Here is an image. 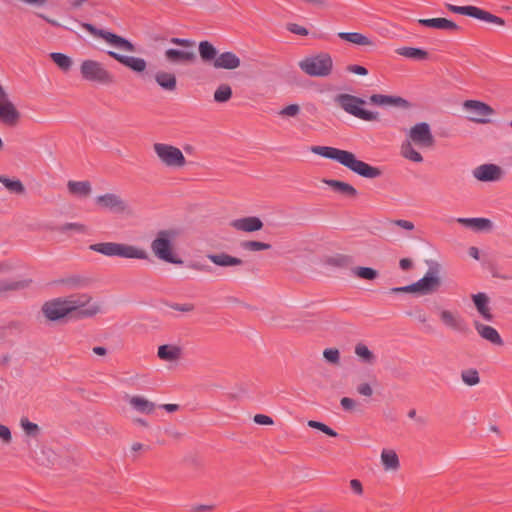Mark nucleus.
Listing matches in <instances>:
<instances>
[{
    "label": "nucleus",
    "instance_id": "b1692460",
    "mask_svg": "<svg viewBox=\"0 0 512 512\" xmlns=\"http://www.w3.org/2000/svg\"><path fill=\"white\" fill-rule=\"evenodd\" d=\"M473 303L478 311V313L482 316V318L486 321H492L493 315L489 308V298L484 292H479L477 294L472 295Z\"/></svg>",
    "mask_w": 512,
    "mask_h": 512
},
{
    "label": "nucleus",
    "instance_id": "0eeeda50",
    "mask_svg": "<svg viewBox=\"0 0 512 512\" xmlns=\"http://www.w3.org/2000/svg\"><path fill=\"white\" fill-rule=\"evenodd\" d=\"M153 150L160 163L165 167L178 169L186 165L184 154L176 146L166 143H155Z\"/></svg>",
    "mask_w": 512,
    "mask_h": 512
},
{
    "label": "nucleus",
    "instance_id": "3c124183",
    "mask_svg": "<svg viewBox=\"0 0 512 512\" xmlns=\"http://www.w3.org/2000/svg\"><path fill=\"white\" fill-rule=\"evenodd\" d=\"M308 426L311 427V428H314V429H318V430L322 431L323 433H325V434H327L328 436H331V437H336L338 435L335 430H333L332 428H330L326 424H324L322 422H319V421L310 420V421H308Z\"/></svg>",
    "mask_w": 512,
    "mask_h": 512
},
{
    "label": "nucleus",
    "instance_id": "9b49d317",
    "mask_svg": "<svg viewBox=\"0 0 512 512\" xmlns=\"http://www.w3.org/2000/svg\"><path fill=\"white\" fill-rule=\"evenodd\" d=\"M438 272V264L433 263V267H430L421 279L413 283L414 293L425 296L437 292L441 285Z\"/></svg>",
    "mask_w": 512,
    "mask_h": 512
},
{
    "label": "nucleus",
    "instance_id": "de8ad7c7",
    "mask_svg": "<svg viewBox=\"0 0 512 512\" xmlns=\"http://www.w3.org/2000/svg\"><path fill=\"white\" fill-rule=\"evenodd\" d=\"M56 230L62 233H66L69 231H73L78 234L86 233V227L81 223H65L61 226H58Z\"/></svg>",
    "mask_w": 512,
    "mask_h": 512
},
{
    "label": "nucleus",
    "instance_id": "052dcab7",
    "mask_svg": "<svg viewBox=\"0 0 512 512\" xmlns=\"http://www.w3.org/2000/svg\"><path fill=\"white\" fill-rule=\"evenodd\" d=\"M24 285L21 282H5L0 284V291L3 290H15L20 287H23Z\"/></svg>",
    "mask_w": 512,
    "mask_h": 512
},
{
    "label": "nucleus",
    "instance_id": "412c9836",
    "mask_svg": "<svg viewBox=\"0 0 512 512\" xmlns=\"http://www.w3.org/2000/svg\"><path fill=\"white\" fill-rule=\"evenodd\" d=\"M241 64L240 58L233 52L226 51L218 54L213 67L216 69L234 70Z\"/></svg>",
    "mask_w": 512,
    "mask_h": 512
},
{
    "label": "nucleus",
    "instance_id": "09e8293b",
    "mask_svg": "<svg viewBox=\"0 0 512 512\" xmlns=\"http://www.w3.org/2000/svg\"><path fill=\"white\" fill-rule=\"evenodd\" d=\"M241 247L248 251H262L269 250L271 245L260 241H245L242 242Z\"/></svg>",
    "mask_w": 512,
    "mask_h": 512
},
{
    "label": "nucleus",
    "instance_id": "f8f14e48",
    "mask_svg": "<svg viewBox=\"0 0 512 512\" xmlns=\"http://www.w3.org/2000/svg\"><path fill=\"white\" fill-rule=\"evenodd\" d=\"M408 141L420 147H431L434 143V137L429 124L420 122L412 126L408 132Z\"/></svg>",
    "mask_w": 512,
    "mask_h": 512
},
{
    "label": "nucleus",
    "instance_id": "13d9d810",
    "mask_svg": "<svg viewBox=\"0 0 512 512\" xmlns=\"http://www.w3.org/2000/svg\"><path fill=\"white\" fill-rule=\"evenodd\" d=\"M170 307L179 312H190L194 309V306L189 303H185V304L173 303L170 305Z\"/></svg>",
    "mask_w": 512,
    "mask_h": 512
},
{
    "label": "nucleus",
    "instance_id": "4c0bfd02",
    "mask_svg": "<svg viewBox=\"0 0 512 512\" xmlns=\"http://www.w3.org/2000/svg\"><path fill=\"white\" fill-rule=\"evenodd\" d=\"M68 190L72 194L86 196L91 192V185L88 181H69Z\"/></svg>",
    "mask_w": 512,
    "mask_h": 512
},
{
    "label": "nucleus",
    "instance_id": "39448f33",
    "mask_svg": "<svg viewBox=\"0 0 512 512\" xmlns=\"http://www.w3.org/2000/svg\"><path fill=\"white\" fill-rule=\"evenodd\" d=\"M70 314L77 318H88L101 311L98 303L93 302L88 294L71 295L65 298Z\"/></svg>",
    "mask_w": 512,
    "mask_h": 512
},
{
    "label": "nucleus",
    "instance_id": "c85d7f7f",
    "mask_svg": "<svg viewBox=\"0 0 512 512\" xmlns=\"http://www.w3.org/2000/svg\"><path fill=\"white\" fill-rule=\"evenodd\" d=\"M165 58L171 63L190 62L194 60L195 54L192 51L169 48L165 51Z\"/></svg>",
    "mask_w": 512,
    "mask_h": 512
},
{
    "label": "nucleus",
    "instance_id": "4d7b16f0",
    "mask_svg": "<svg viewBox=\"0 0 512 512\" xmlns=\"http://www.w3.org/2000/svg\"><path fill=\"white\" fill-rule=\"evenodd\" d=\"M347 70L351 73L361 75V76H365L368 74V70L364 66H360V65H349L347 67Z\"/></svg>",
    "mask_w": 512,
    "mask_h": 512
},
{
    "label": "nucleus",
    "instance_id": "58836bf2",
    "mask_svg": "<svg viewBox=\"0 0 512 512\" xmlns=\"http://www.w3.org/2000/svg\"><path fill=\"white\" fill-rule=\"evenodd\" d=\"M0 183L12 193L22 194L25 191L24 185L19 179H10L9 177L0 174Z\"/></svg>",
    "mask_w": 512,
    "mask_h": 512
},
{
    "label": "nucleus",
    "instance_id": "c9c22d12",
    "mask_svg": "<svg viewBox=\"0 0 512 512\" xmlns=\"http://www.w3.org/2000/svg\"><path fill=\"white\" fill-rule=\"evenodd\" d=\"M396 53L403 57L415 60H424L428 56V53L421 48L407 46L398 48Z\"/></svg>",
    "mask_w": 512,
    "mask_h": 512
},
{
    "label": "nucleus",
    "instance_id": "bb28decb",
    "mask_svg": "<svg viewBox=\"0 0 512 512\" xmlns=\"http://www.w3.org/2000/svg\"><path fill=\"white\" fill-rule=\"evenodd\" d=\"M369 101L377 106H405L407 101L398 96H389L383 94H373L370 96Z\"/></svg>",
    "mask_w": 512,
    "mask_h": 512
},
{
    "label": "nucleus",
    "instance_id": "8fccbe9b",
    "mask_svg": "<svg viewBox=\"0 0 512 512\" xmlns=\"http://www.w3.org/2000/svg\"><path fill=\"white\" fill-rule=\"evenodd\" d=\"M300 106L298 104H290L288 106L283 107L278 111V115L284 118H294L300 114Z\"/></svg>",
    "mask_w": 512,
    "mask_h": 512
},
{
    "label": "nucleus",
    "instance_id": "2f4dec72",
    "mask_svg": "<svg viewBox=\"0 0 512 512\" xmlns=\"http://www.w3.org/2000/svg\"><path fill=\"white\" fill-rule=\"evenodd\" d=\"M129 403L133 407V409L145 414H152L156 408L155 403L149 401L148 399L142 396H132L129 399Z\"/></svg>",
    "mask_w": 512,
    "mask_h": 512
},
{
    "label": "nucleus",
    "instance_id": "7ed1b4c3",
    "mask_svg": "<svg viewBox=\"0 0 512 512\" xmlns=\"http://www.w3.org/2000/svg\"><path fill=\"white\" fill-rule=\"evenodd\" d=\"M337 103L346 113L359 118L364 121L378 120L379 113L375 111H369L363 109L362 106L365 104V100L351 94H338L334 98Z\"/></svg>",
    "mask_w": 512,
    "mask_h": 512
},
{
    "label": "nucleus",
    "instance_id": "4be33fe9",
    "mask_svg": "<svg viewBox=\"0 0 512 512\" xmlns=\"http://www.w3.org/2000/svg\"><path fill=\"white\" fill-rule=\"evenodd\" d=\"M418 23L422 26L447 31H457L459 26L446 18H430V19H419Z\"/></svg>",
    "mask_w": 512,
    "mask_h": 512
},
{
    "label": "nucleus",
    "instance_id": "2eb2a0df",
    "mask_svg": "<svg viewBox=\"0 0 512 512\" xmlns=\"http://www.w3.org/2000/svg\"><path fill=\"white\" fill-rule=\"evenodd\" d=\"M20 117L14 104L0 84V122L6 125H14Z\"/></svg>",
    "mask_w": 512,
    "mask_h": 512
},
{
    "label": "nucleus",
    "instance_id": "bf43d9fd",
    "mask_svg": "<svg viewBox=\"0 0 512 512\" xmlns=\"http://www.w3.org/2000/svg\"><path fill=\"white\" fill-rule=\"evenodd\" d=\"M357 391L360 395L370 397L373 394V390L368 383H362L357 387Z\"/></svg>",
    "mask_w": 512,
    "mask_h": 512
},
{
    "label": "nucleus",
    "instance_id": "37998d69",
    "mask_svg": "<svg viewBox=\"0 0 512 512\" xmlns=\"http://www.w3.org/2000/svg\"><path fill=\"white\" fill-rule=\"evenodd\" d=\"M20 426L27 436L37 437L40 433L39 426L36 423L29 421L25 417L21 418Z\"/></svg>",
    "mask_w": 512,
    "mask_h": 512
},
{
    "label": "nucleus",
    "instance_id": "7c9ffc66",
    "mask_svg": "<svg viewBox=\"0 0 512 512\" xmlns=\"http://www.w3.org/2000/svg\"><path fill=\"white\" fill-rule=\"evenodd\" d=\"M182 350L177 345H161L158 348L157 355L164 361H176L181 357Z\"/></svg>",
    "mask_w": 512,
    "mask_h": 512
},
{
    "label": "nucleus",
    "instance_id": "473e14b6",
    "mask_svg": "<svg viewBox=\"0 0 512 512\" xmlns=\"http://www.w3.org/2000/svg\"><path fill=\"white\" fill-rule=\"evenodd\" d=\"M338 37L359 46H369L374 44L369 37L358 32H339Z\"/></svg>",
    "mask_w": 512,
    "mask_h": 512
},
{
    "label": "nucleus",
    "instance_id": "6ab92c4d",
    "mask_svg": "<svg viewBox=\"0 0 512 512\" xmlns=\"http://www.w3.org/2000/svg\"><path fill=\"white\" fill-rule=\"evenodd\" d=\"M97 204L113 212H124L127 208L126 203L116 194L107 193L96 198Z\"/></svg>",
    "mask_w": 512,
    "mask_h": 512
},
{
    "label": "nucleus",
    "instance_id": "49530a36",
    "mask_svg": "<svg viewBox=\"0 0 512 512\" xmlns=\"http://www.w3.org/2000/svg\"><path fill=\"white\" fill-rule=\"evenodd\" d=\"M415 319L418 323L422 324L421 329L425 333H432L434 331L433 326L428 321V316L423 310H417L414 314Z\"/></svg>",
    "mask_w": 512,
    "mask_h": 512
},
{
    "label": "nucleus",
    "instance_id": "9d476101",
    "mask_svg": "<svg viewBox=\"0 0 512 512\" xmlns=\"http://www.w3.org/2000/svg\"><path fill=\"white\" fill-rule=\"evenodd\" d=\"M447 9L453 13L469 16L487 23L503 26L505 21L503 18L491 14L479 7L468 5V6H456L453 4H447Z\"/></svg>",
    "mask_w": 512,
    "mask_h": 512
},
{
    "label": "nucleus",
    "instance_id": "774afa93",
    "mask_svg": "<svg viewBox=\"0 0 512 512\" xmlns=\"http://www.w3.org/2000/svg\"><path fill=\"white\" fill-rule=\"evenodd\" d=\"M212 509L210 505H193L191 507V512H208Z\"/></svg>",
    "mask_w": 512,
    "mask_h": 512
},
{
    "label": "nucleus",
    "instance_id": "1a4fd4ad",
    "mask_svg": "<svg viewBox=\"0 0 512 512\" xmlns=\"http://www.w3.org/2000/svg\"><path fill=\"white\" fill-rule=\"evenodd\" d=\"M84 28L92 35L102 38L103 40H105L108 44H110L114 48H117V49L125 51V52H134L135 51L134 44L122 36H119L113 32L107 31V30L98 29L90 23L84 24Z\"/></svg>",
    "mask_w": 512,
    "mask_h": 512
},
{
    "label": "nucleus",
    "instance_id": "0e129e2a",
    "mask_svg": "<svg viewBox=\"0 0 512 512\" xmlns=\"http://www.w3.org/2000/svg\"><path fill=\"white\" fill-rule=\"evenodd\" d=\"M0 438H2L6 442H9L11 440L10 429L5 425H0Z\"/></svg>",
    "mask_w": 512,
    "mask_h": 512
},
{
    "label": "nucleus",
    "instance_id": "6e6552de",
    "mask_svg": "<svg viewBox=\"0 0 512 512\" xmlns=\"http://www.w3.org/2000/svg\"><path fill=\"white\" fill-rule=\"evenodd\" d=\"M80 73L84 80L97 82L100 84H110L113 82L112 74L104 65L95 60H84L80 65Z\"/></svg>",
    "mask_w": 512,
    "mask_h": 512
},
{
    "label": "nucleus",
    "instance_id": "20e7f679",
    "mask_svg": "<svg viewBox=\"0 0 512 512\" xmlns=\"http://www.w3.org/2000/svg\"><path fill=\"white\" fill-rule=\"evenodd\" d=\"M303 72L311 77H327L333 69V60L327 53L306 57L299 62Z\"/></svg>",
    "mask_w": 512,
    "mask_h": 512
},
{
    "label": "nucleus",
    "instance_id": "603ef678",
    "mask_svg": "<svg viewBox=\"0 0 512 512\" xmlns=\"http://www.w3.org/2000/svg\"><path fill=\"white\" fill-rule=\"evenodd\" d=\"M324 358L332 364H338L340 361V353L336 348H328L323 352Z\"/></svg>",
    "mask_w": 512,
    "mask_h": 512
},
{
    "label": "nucleus",
    "instance_id": "aec40b11",
    "mask_svg": "<svg viewBox=\"0 0 512 512\" xmlns=\"http://www.w3.org/2000/svg\"><path fill=\"white\" fill-rule=\"evenodd\" d=\"M231 226L238 231L251 233L262 229L263 222L259 217L248 216L233 220Z\"/></svg>",
    "mask_w": 512,
    "mask_h": 512
},
{
    "label": "nucleus",
    "instance_id": "f257e3e1",
    "mask_svg": "<svg viewBox=\"0 0 512 512\" xmlns=\"http://www.w3.org/2000/svg\"><path fill=\"white\" fill-rule=\"evenodd\" d=\"M310 150L316 155L338 162L363 178L374 179L380 177L382 174L379 168L359 160L356 155L350 151L330 146H312Z\"/></svg>",
    "mask_w": 512,
    "mask_h": 512
},
{
    "label": "nucleus",
    "instance_id": "a211bd4d",
    "mask_svg": "<svg viewBox=\"0 0 512 512\" xmlns=\"http://www.w3.org/2000/svg\"><path fill=\"white\" fill-rule=\"evenodd\" d=\"M473 176L483 182H493L500 179L502 170L495 164H483L473 170Z\"/></svg>",
    "mask_w": 512,
    "mask_h": 512
},
{
    "label": "nucleus",
    "instance_id": "a18cd8bd",
    "mask_svg": "<svg viewBox=\"0 0 512 512\" xmlns=\"http://www.w3.org/2000/svg\"><path fill=\"white\" fill-rule=\"evenodd\" d=\"M353 273L357 277L367 280H373L378 275V272L370 267H356L353 269Z\"/></svg>",
    "mask_w": 512,
    "mask_h": 512
},
{
    "label": "nucleus",
    "instance_id": "680f3d73",
    "mask_svg": "<svg viewBox=\"0 0 512 512\" xmlns=\"http://www.w3.org/2000/svg\"><path fill=\"white\" fill-rule=\"evenodd\" d=\"M170 42L172 44H176V45L184 46V47H191L194 44V42L192 40L185 39V38H171Z\"/></svg>",
    "mask_w": 512,
    "mask_h": 512
},
{
    "label": "nucleus",
    "instance_id": "79ce46f5",
    "mask_svg": "<svg viewBox=\"0 0 512 512\" xmlns=\"http://www.w3.org/2000/svg\"><path fill=\"white\" fill-rule=\"evenodd\" d=\"M355 354L365 363L372 364L375 361L374 354L364 344H357L355 346Z\"/></svg>",
    "mask_w": 512,
    "mask_h": 512
},
{
    "label": "nucleus",
    "instance_id": "c756f323",
    "mask_svg": "<svg viewBox=\"0 0 512 512\" xmlns=\"http://www.w3.org/2000/svg\"><path fill=\"white\" fill-rule=\"evenodd\" d=\"M207 258L215 265L221 267H230L242 264V260L240 258L231 256L227 253L209 254L207 255Z\"/></svg>",
    "mask_w": 512,
    "mask_h": 512
},
{
    "label": "nucleus",
    "instance_id": "f3484780",
    "mask_svg": "<svg viewBox=\"0 0 512 512\" xmlns=\"http://www.w3.org/2000/svg\"><path fill=\"white\" fill-rule=\"evenodd\" d=\"M42 311L46 318L51 321L59 320L66 315L70 314L67 302L64 299L58 298L44 304Z\"/></svg>",
    "mask_w": 512,
    "mask_h": 512
},
{
    "label": "nucleus",
    "instance_id": "dca6fc26",
    "mask_svg": "<svg viewBox=\"0 0 512 512\" xmlns=\"http://www.w3.org/2000/svg\"><path fill=\"white\" fill-rule=\"evenodd\" d=\"M107 54L137 74H142L147 68V61L144 58L128 56L115 51H108Z\"/></svg>",
    "mask_w": 512,
    "mask_h": 512
},
{
    "label": "nucleus",
    "instance_id": "69168bd1",
    "mask_svg": "<svg viewBox=\"0 0 512 512\" xmlns=\"http://www.w3.org/2000/svg\"><path fill=\"white\" fill-rule=\"evenodd\" d=\"M340 404L343 407V409L350 410V409L354 408L355 401L351 398L343 397L340 401Z\"/></svg>",
    "mask_w": 512,
    "mask_h": 512
},
{
    "label": "nucleus",
    "instance_id": "f704fd0d",
    "mask_svg": "<svg viewBox=\"0 0 512 512\" xmlns=\"http://www.w3.org/2000/svg\"><path fill=\"white\" fill-rule=\"evenodd\" d=\"M324 182L330 186L334 191L347 196L354 197L357 195V190L349 183L342 182L339 180H324Z\"/></svg>",
    "mask_w": 512,
    "mask_h": 512
},
{
    "label": "nucleus",
    "instance_id": "423d86ee",
    "mask_svg": "<svg viewBox=\"0 0 512 512\" xmlns=\"http://www.w3.org/2000/svg\"><path fill=\"white\" fill-rule=\"evenodd\" d=\"M176 233L173 230H161L157 233L156 238L151 243V249L155 256L168 263H182L177 260L172 251V242Z\"/></svg>",
    "mask_w": 512,
    "mask_h": 512
},
{
    "label": "nucleus",
    "instance_id": "6e6d98bb",
    "mask_svg": "<svg viewBox=\"0 0 512 512\" xmlns=\"http://www.w3.org/2000/svg\"><path fill=\"white\" fill-rule=\"evenodd\" d=\"M254 422L259 425H271L273 424V419L264 414H256L254 416Z\"/></svg>",
    "mask_w": 512,
    "mask_h": 512
},
{
    "label": "nucleus",
    "instance_id": "393cba45",
    "mask_svg": "<svg viewBox=\"0 0 512 512\" xmlns=\"http://www.w3.org/2000/svg\"><path fill=\"white\" fill-rule=\"evenodd\" d=\"M475 329L483 339L489 341L490 343L499 346L503 344V340L500 334L494 327L475 322Z\"/></svg>",
    "mask_w": 512,
    "mask_h": 512
},
{
    "label": "nucleus",
    "instance_id": "f03ea898",
    "mask_svg": "<svg viewBox=\"0 0 512 512\" xmlns=\"http://www.w3.org/2000/svg\"><path fill=\"white\" fill-rule=\"evenodd\" d=\"M89 249L105 255L107 257H121L126 259H148V254L144 249L134 245H128L116 242H102L89 246Z\"/></svg>",
    "mask_w": 512,
    "mask_h": 512
},
{
    "label": "nucleus",
    "instance_id": "5fc2aeb1",
    "mask_svg": "<svg viewBox=\"0 0 512 512\" xmlns=\"http://www.w3.org/2000/svg\"><path fill=\"white\" fill-rule=\"evenodd\" d=\"M287 29L291 33H294V34H297V35H301V36H306L308 34V30L305 27L300 26V25L295 24V23L288 24Z\"/></svg>",
    "mask_w": 512,
    "mask_h": 512
},
{
    "label": "nucleus",
    "instance_id": "e2e57ef3",
    "mask_svg": "<svg viewBox=\"0 0 512 512\" xmlns=\"http://www.w3.org/2000/svg\"><path fill=\"white\" fill-rule=\"evenodd\" d=\"M350 487L351 489L353 490V492L357 495H361L363 493V488H362V484L359 480L357 479H352L350 481Z\"/></svg>",
    "mask_w": 512,
    "mask_h": 512
},
{
    "label": "nucleus",
    "instance_id": "c03bdc74",
    "mask_svg": "<svg viewBox=\"0 0 512 512\" xmlns=\"http://www.w3.org/2000/svg\"><path fill=\"white\" fill-rule=\"evenodd\" d=\"M461 379L468 386H475L480 382L479 373L476 369L462 371Z\"/></svg>",
    "mask_w": 512,
    "mask_h": 512
},
{
    "label": "nucleus",
    "instance_id": "4468645a",
    "mask_svg": "<svg viewBox=\"0 0 512 512\" xmlns=\"http://www.w3.org/2000/svg\"><path fill=\"white\" fill-rule=\"evenodd\" d=\"M439 319L447 328L457 333H466L468 324L462 315L457 311L441 309L439 311Z\"/></svg>",
    "mask_w": 512,
    "mask_h": 512
},
{
    "label": "nucleus",
    "instance_id": "ddd939ff",
    "mask_svg": "<svg viewBox=\"0 0 512 512\" xmlns=\"http://www.w3.org/2000/svg\"><path fill=\"white\" fill-rule=\"evenodd\" d=\"M463 108L470 114L469 119L477 123H487L494 112L489 105L477 100H466Z\"/></svg>",
    "mask_w": 512,
    "mask_h": 512
},
{
    "label": "nucleus",
    "instance_id": "e433bc0d",
    "mask_svg": "<svg viewBox=\"0 0 512 512\" xmlns=\"http://www.w3.org/2000/svg\"><path fill=\"white\" fill-rule=\"evenodd\" d=\"M401 155L415 163H421L423 161L422 155L413 147L412 142L408 140L401 145Z\"/></svg>",
    "mask_w": 512,
    "mask_h": 512
},
{
    "label": "nucleus",
    "instance_id": "ea45409f",
    "mask_svg": "<svg viewBox=\"0 0 512 512\" xmlns=\"http://www.w3.org/2000/svg\"><path fill=\"white\" fill-rule=\"evenodd\" d=\"M50 58L64 72L69 71L72 67V59L64 53L52 52Z\"/></svg>",
    "mask_w": 512,
    "mask_h": 512
},
{
    "label": "nucleus",
    "instance_id": "5701e85b",
    "mask_svg": "<svg viewBox=\"0 0 512 512\" xmlns=\"http://www.w3.org/2000/svg\"><path fill=\"white\" fill-rule=\"evenodd\" d=\"M155 82L166 92H174L177 88V79L174 73L157 71L154 75Z\"/></svg>",
    "mask_w": 512,
    "mask_h": 512
},
{
    "label": "nucleus",
    "instance_id": "a878e982",
    "mask_svg": "<svg viewBox=\"0 0 512 512\" xmlns=\"http://www.w3.org/2000/svg\"><path fill=\"white\" fill-rule=\"evenodd\" d=\"M457 222L475 232L486 231L492 228V222L487 218H457Z\"/></svg>",
    "mask_w": 512,
    "mask_h": 512
},
{
    "label": "nucleus",
    "instance_id": "cd10ccee",
    "mask_svg": "<svg viewBox=\"0 0 512 512\" xmlns=\"http://www.w3.org/2000/svg\"><path fill=\"white\" fill-rule=\"evenodd\" d=\"M380 460L385 471L395 472L400 468L399 457L392 449H383L381 451Z\"/></svg>",
    "mask_w": 512,
    "mask_h": 512
},
{
    "label": "nucleus",
    "instance_id": "864d4df0",
    "mask_svg": "<svg viewBox=\"0 0 512 512\" xmlns=\"http://www.w3.org/2000/svg\"><path fill=\"white\" fill-rule=\"evenodd\" d=\"M391 225L398 226L404 230L411 231L414 229V223L408 220L397 219L390 222Z\"/></svg>",
    "mask_w": 512,
    "mask_h": 512
},
{
    "label": "nucleus",
    "instance_id": "338daca9",
    "mask_svg": "<svg viewBox=\"0 0 512 512\" xmlns=\"http://www.w3.org/2000/svg\"><path fill=\"white\" fill-rule=\"evenodd\" d=\"M390 291H391V293H401V292L414 293L413 283L410 285H407V286H403V287H394Z\"/></svg>",
    "mask_w": 512,
    "mask_h": 512
},
{
    "label": "nucleus",
    "instance_id": "a19ab883",
    "mask_svg": "<svg viewBox=\"0 0 512 512\" xmlns=\"http://www.w3.org/2000/svg\"><path fill=\"white\" fill-rule=\"evenodd\" d=\"M232 97V89L227 84H221L214 92V101L217 103H225Z\"/></svg>",
    "mask_w": 512,
    "mask_h": 512
},
{
    "label": "nucleus",
    "instance_id": "72a5a7b5",
    "mask_svg": "<svg viewBox=\"0 0 512 512\" xmlns=\"http://www.w3.org/2000/svg\"><path fill=\"white\" fill-rule=\"evenodd\" d=\"M198 48L202 61L212 64L215 62L218 51L209 41H201Z\"/></svg>",
    "mask_w": 512,
    "mask_h": 512
}]
</instances>
